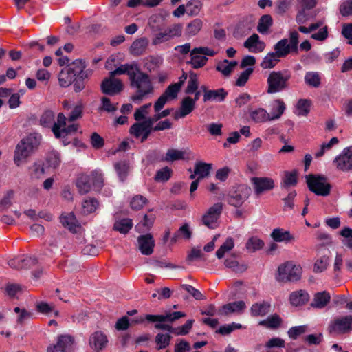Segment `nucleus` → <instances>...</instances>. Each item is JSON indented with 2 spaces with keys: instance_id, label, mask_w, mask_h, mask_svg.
Returning <instances> with one entry per match:
<instances>
[{
  "instance_id": "obj_1",
  "label": "nucleus",
  "mask_w": 352,
  "mask_h": 352,
  "mask_svg": "<svg viewBox=\"0 0 352 352\" xmlns=\"http://www.w3.org/2000/svg\"><path fill=\"white\" fill-rule=\"evenodd\" d=\"M148 25L154 32L152 38L153 45H158L175 37H179L182 35L183 30L181 23L173 24L162 30V28L165 25V17L161 14L151 16L148 19Z\"/></svg>"
},
{
  "instance_id": "obj_2",
  "label": "nucleus",
  "mask_w": 352,
  "mask_h": 352,
  "mask_svg": "<svg viewBox=\"0 0 352 352\" xmlns=\"http://www.w3.org/2000/svg\"><path fill=\"white\" fill-rule=\"evenodd\" d=\"M130 85L134 89V94L131 99L135 102H140L146 98L153 92V86L150 76L141 71H136L130 80Z\"/></svg>"
},
{
  "instance_id": "obj_3",
  "label": "nucleus",
  "mask_w": 352,
  "mask_h": 352,
  "mask_svg": "<svg viewBox=\"0 0 352 352\" xmlns=\"http://www.w3.org/2000/svg\"><path fill=\"white\" fill-rule=\"evenodd\" d=\"M41 140V135L37 134H30L22 139L16 145L14 151V164L19 166L21 164L25 162L28 157L37 149Z\"/></svg>"
},
{
  "instance_id": "obj_4",
  "label": "nucleus",
  "mask_w": 352,
  "mask_h": 352,
  "mask_svg": "<svg viewBox=\"0 0 352 352\" xmlns=\"http://www.w3.org/2000/svg\"><path fill=\"white\" fill-rule=\"evenodd\" d=\"M290 78L288 70L271 72L267 78V93L276 94L288 89Z\"/></svg>"
},
{
  "instance_id": "obj_5",
  "label": "nucleus",
  "mask_w": 352,
  "mask_h": 352,
  "mask_svg": "<svg viewBox=\"0 0 352 352\" xmlns=\"http://www.w3.org/2000/svg\"><path fill=\"white\" fill-rule=\"evenodd\" d=\"M298 32L296 30L291 31L289 39L283 38L274 45V50L276 56L280 58L287 56L289 54H298Z\"/></svg>"
},
{
  "instance_id": "obj_6",
  "label": "nucleus",
  "mask_w": 352,
  "mask_h": 352,
  "mask_svg": "<svg viewBox=\"0 0 352 352\" xmlns=\"http://www.w3.org/2000/svg\"><path fill=\"white\" fill-rule=\"evenodd\" d=\"M307 186L310 191L319 196L329 195L331 186L324 177L309 175L306 177Z\"/></svg>"
},
{
  "instance_id": "obj_7",
  "label": "nucleus",
  "mask_w": 352,
  "mask_h": 352,
  "mask_svg": "<svg viewBox=\"0 0 352 352\" xmlns=\"http://www.w3.org/2000/svg\"><path fill=\"white\" fill-rule=\"evenodd\" d=\"M78 124H70L67 126V117L63 113H59L57 116L56 124L53 127V134L57 139L65 138L67 135L78 131Z\"/></svg>"
},
{
  "instance_id": "obj_8",
  "label": "nucleus",
  "mask_w": 352,
  "mask_h": 352,
  "mask_svg": "<svg viewBox=\"0 0 352 352\" xmlns=\"http://www.w3.org/2000/svg\"><path fill=\"white\" fill-rule=\"evenodd\" d=\"M301 268L292 262H286L278 268L276 280L279 282L294 281L300 278Z\"/></svg>"
},
{
  "instance_id": "obj_9",
  "label": "nucleus",
  "mask_w": 352,
  "mask_h": 352,
  "mask_svg": "<svg viewBox=\"0 0 352 352\" xmlns=\"http://www.w3.org/2000/svg\"><path fill=\"white\" fill-rule=\"evenodd\" d=\"M329 331L332 335L347 333L352 331V316L335 318L329 326Z\"/></svg>"
},
{
  "instance_id": "obj_10",
  "label": "nucleus",
  "mask_w": 352,
  "mask_h": 352,
  "mask_svg": "<svg viewBox=\"0 0 352 352\" xmlns=\"http://www.w3.org/2000/svg\"><path fill=\"white\" fill-rule=\"evenodd\" d=\"M337 170L344 173H352V146L344 148L333 161Z\"/></svg>"
},
{
  "instance_id": "obj_11",
  "label": "nucleus",
  "mask_w": 352,
  "mask_h": 352,
  "mask_svg": "<svg viewBox=\"0 0 352 352\" xmlns=\"http://www.w3.org/2000/svg\"><path fill=\"white\" fill-rule=\"evenodd\" d=\"M223 211V204L216 203L210 206L203 215L201 222L210 229H214L217 226V221Z\"/></svg>"
},
{
  "instance_id": "obj_12",
  "label": "nucleus",
  "mask_w": 352,
  "mask_h": 352,
  "mask_svg": "<svg viewBox=\"0 0 352 352\" xmlns=\"http://www.w3.org/2000/svg\"><path fill=\"white\" fill-rule=\"evenodd\" d=\"M250 190V188L245 185L239 186L234 192L228 195V204L234 207H240L248 199Z\"/></svg>"
},
{
  "instance_id": "obj_13",
  "label": "nucleus",
  "mask_w": 352,
  "mask_h": 352,
  "mask_svg": "<svg viewBox=\"0 0 352 352\" xmlns=\"http://www.w3.org/2000/svg\"><path fill=\"white\" fill-rule=\"evenodd\" d=\"M76 67V60L62 69L58 74V82L62 87H67L75 80L76 73L80 70Z\"/></svg>"
},
{
  "instance_id": "obj_14",
  "label": "nucleus",
  "mask_w": 352,
  "mask_h": 352,
  "mask_svg": "<svg viewBox=\"0 0 352 352\" xmlns=\"http://www.w3.org/2000/svg\"><path fill=\"white\" fill-rule=\"evenodd\" d=\"M123 89V84L119 79L111 77L109 75V78H105L101 83V90L102 93L109 95L114 96L119 94Z\"/></svg>"
},
{
  "instance_id": "obj_15",
  "label": "nucleus",
  "mask_w": 352,
  "mask_h": 352,
  "mask_svg": "<svg viewBox=\"0 0 352 352\" xmlns=\"http://www.w3.org/2000/svg\"><path fill=\"white\" fill-rule=\"evenodd\" d=\"M251 182L254 192L258 196L274 188V182L270 177H254L251 179Z\"/></svg>"
},
{
  "instance_id": "obj_16",
  "label": "nucleus",
  "mask_w": 352,
  "mask_h": 352,
  "mask_svg": "<svg viewBox=\"0 0 352 352\" xmlns=\"http://www.w3.org/2000/svg\"><path fill=\"white\" fill-rule=\"evenodd\" d=\"M72 336L62 335L58 337L57 343L47 347V352H69L73 345Z\"/></svg>"
},
{
  "instance_id": "obj_17",
  "label": "nucleus",
  "mask_w": 352,
  "mask_h": 352,
  "mask_svg": "<svg viewBox=\"0 0 352 352\" xmlns=\"http://www.w3.org/2000/svg\"><path fill=\"white\" fill-rule=\"evenodd\" d=\"M91 348L96 352L104 349L108 343V339L102 331H97L91 334L89 340Z\"/></svg>"
},
{
  "instance_id": "obj_18",
  "label": "nucleus",
  "mask_w": 352,
  "mask_h": 352,
  "mask_svg": "<svg viewBox=\"0 0 352 352\" xmlns=\"http://www.w3.org/2000/svg\"><path fill=\"white\" fill-rule=\"evenodd\" d=\"M138 246L141 253L144 255H151L153 252L155 241L151 234L140 235L138 238Z\"/></svg>"
},
{
  "instance_id": "obj_19",
  "label": "nucleus",
  "mask_w": 352,
  "mask_h": 352,
  "mask_svg": "<svg viewBox=\"0 0 352 352\" xmlns=\"http://www.w3.org/2000/svg\"><path fill=\"white\" fill-rule=\"evenodd\" d=\"M62 225L73 233L78 232L81 227L73 212L63 213L60 217Z\"/></svg>"
},
{
  "instance_id": "obj_20",
  "label": "nucleus",
  "mask_w": 352,
  "mask_h": 352,
  "mask_svg": "<svg viewBox=\"0 0 352 352\" xmlns=\"http://www.w3.org/2000/svg\"><path fill=\"white\" fill-rule=\"evenodd\" d=\"M245 307V303L242 300L230 302L220 307L217 314L220 316H227L232 313H241Z\"/></svg>"
},
{
  "instance_id": "obj_21",
  "label": "nucleus",
  "mask_w": 352,
  "mask_h": 352,
  "mask_svg": "<svg viewBox=\"0 0 352 352\" xmlns=\"http://www.w3.org/2000/svg\"><path fill=\"white\" fill-rule=\"evenodd\" d=\"M244 47L252 53H259L264 50L265 43L259 39L257 34H253L245 41Z\"/></svg>"
},
{
  "instance_id": "obj_22",
  "label": "nucleus",
  "mask_w": 352,
  "mask_h": 352,
  "mask_svg": "<svg viewBox=\"0 0 352 352\" xmlns=\"http://www.w3.org/2000/svg\"><path fill=\"white\" fill-rule=\"evenodd\" d=\"M201 89L204 91V102L210 100H217L221 102L225 100L226 96L228 95V93L223 88L214 90H208L206 87L202 86Z\"/></svg>"
},
{
  "instance_id": "obj_23",
  "label": "nucleus",
  "mask_w": 352,
  "mask_h": 352,
  "mask_svg": "<svg viewBox=\"0 0 352 352\" xmlns=\"http://www.w3.org/2000/svg\"><path fill=\"white\" fill-rule=\"evenodd\" d=\"M139 65L136 63L121 65L116 69L111 72L109 75L111 77H115L116 75L127 74L129 77V80H131L136 71H139Z\"/></svg>"
},
{
  "instance_id": "obj_24",
  "label": "nucleus",
  "mask_w": 352,
  "mask_h": 352,
  "mask_svg": "<svg viewBox=\"0 0 352 352\" xmlns=\"http://www.w3.org/2000/svg\"><path fill=\"white\" fill-rule=\"evenodd\" d=\"M195 101L192 98L188 96L184 98L181 103L179 111L175 115V119L183 118L190 114L195 109Z\"/></svg>"
},
{
  "instance_id": "obj_25",
  "label": "nucleus",
  "mask_w": 352,
  "mask_h": 352,
  "mask_svg": "<svg viewBox=\"0 0 352 352\" xmlns=\"http://www.w3.org/2000/svg\"><path fill=\"white\" fill-rule=\"evenodd\" d=\"M148 45V40L145 37H142L135 40L129 49L130 53L135 56L143 54Z\"/></svg>"
},
{
  "instance_id": "obj_26",
  "label": "nucleus",
  "mask_w": 352,
  "mask_h": 352,
  "mask_svg": "<svg viewBox=\"0 0 352 352\" xmlns=\"http://www.w3.org/2000/svg\"><path fill=\"white\" fill-rule=\"evenodd\" d=\"M298 183V171L293 170L292 171H285L284 176L281 182V188L287 190L289 187L296 186Z\"/></svg>"
},
{
  "instance_id": "obj_27",
  "label": "nucleus",
  "mask_w": 352,
  "mask_h": 352,
  "mask_svg": "<svg viewBox=\"0 0 352 352\" xmlns=\"http://www.w3.org/2000/svg\"><path fill=\"white\" fill-rule=\"evenodd\" d=\"M270 236L276 242L288 243L294 240V236L289 231L279 228L274 229Z\"/></svg>"
},
{
  "instance_id": "obj_28",
  "label": "nucleus",
  "mask_w": 352,
  "mask_h": 352,
  "mask_svg": "<svg viewBox=\"0 0 352 352\" xmlns=\"http://www.w3.org/2000/svg\"><path fill=\"white\" fill-rule=\"evenodd\" d=\"M309 299V294L305 290H299L290 294V302L294 306H300L305 304Z\"/></svg>"
},
{
  "instance_id": "obj_29",
  "label": "nucleus",
  "mask_w": 352,
  "mask_h": 352,
  "mask_svg": "<svg viewBox=\"0 0 352 352\" xmlns=\"http://www.w3.org/2000/svg\"><path fill=\"white\" fill-rule=\"evenodd\" d=\"M331 296L327 292H318L314 295V298L311 305L313 307L322 309L324 308L330 301Z\"/></svg>"
},
{
  "instance_id": "obj_30",
  "label": "nucleus",
  "mask_w": 352,
  "mask_h": 352,
  "mask_svg": "<svg viewBox=\"0 0 352 352\" xmlns=\"http://www.w3.org/2000/svg\"><path fill=\"white\" fill-rule=\"evenodd\" d=\"M190 60L188 62L194 69H199L204 67L208 61V58L202 56L199 52H194V48L190 52Z\"/></svg>"
},
{
  "instance_id": "obj_31",
  "label": "nucleus",
  "mask_w": 352,
  "mask_h": 352,
  "mask_svg": "<svg viewBox=\"0 0 352 352\" xmlns=\"http://www.w3.org/2000/svg\"><path fill=\"white\" fill-rule=\"evenodd\" d=\"M286 106L283 100L276 99L274 101L272 108L270 111V118L272 120L279 119L284 113Z\"/></svg>"
},
{
  "instance_id": "obj_32",
  "label": "nucleus",
  "mask_w": 352,
  "mask_h": 352,
  "mask_svg": "<svg viewBox=\"0 0 352 352\" xmlns=\"http://www.w3.org/2000/svg\"><path fill=\"white\" fill-rule=\"evenodd\" d=\"M270 304L263 301L253 304L250 311L253 316H263L270 312Z\"/></svg>"
},
{
  "instance_id": "obj_33",
  "label": "nucleus",
  "mask_w": 352,
  "mask_h": 352,
  "mask_svg": "<svg viewBox=\"0 0 352 352\" xmlns=\"http://www.w3.org/2000/svg\"><path fill=\"white\" fill-rule=\"evenodd\" d=\"M54 118V113L52 110H46L40 118V124L43 127L50 128L53 132V127L54 124H56Z\"/></svg>"
},
{
  "instance_id": "obj_34",
  "label": "nucleus",
  "mask_w": 352,
  "mask_h": 352,
  "mask_svg": "<svg viewBox=\"0 0 352 352\" xmlns=\"http://www.w3.org/2000/svg\"><path fill=\"white\" fill-rule=\"evenodd\" d=\"M236 65V61H229L228 60L225 59L217 63L216 69L221 72L223 76H228L232 72L234 67Z\"/></svg>"
},
{
  "instance_id": "obj_35",
  "label": "nucleus",
  "mask_w": 352,
  "mask_h": 352,
  "mask_svg": "<svg viewBox=\"0 0 352 352\" xmlns=\"http://www.w3.org/2000/svg\"><path fill=\"white\" fill-rule=\"evenodd\" d=\"M76 187L78 192L82 195L89 192L91 190V179L89 176L87 175H80L77 179Z\"/></svg>"
},
{
  "instance_id": "obj_36",
  "label": "nucleus",
  "mask_w": 352,
  "mask_h": 352,
  "mask_svg": "<svg viewBox=\"0 0 352 352\" xmlns=\"http://www.w3.org/2000/svg\"><path fill=\"white\" fill-rule=\"evenodd\" d=\"M212 169V164L202 162H197L195 166V174L198 176L197 179H201L209 175Z\"/></svg>"
},
{
  "instance_id": "obj_37",
  "label": "nucleus",
  "mask_w": 352,
  "mask_h": 352,
  "mask_svg": "<svg viewBox=\"0 0 352 352\" xmlns=\"http://www.w3.org/2000/svg\"><path fill=\"white\" fill-rule=\"evenodd\" d=\"M79 68L80 71L76 73V78L78 80H82L86 82V81L89 79V78L92 74V70L90 69H85L86 65L85 62L82 61L81 60H76V67Z\"/></svg>"
},
{
  "instance_id": "obj_38",
  "label": "nucleus",
  "mask_w": 352,
  "mask_h": 352,
  "mask_svg": "<svg viewBox=\"0 0 352 352\" xmlns=\"http://www.w3.org/2000/svg\"><path fill=\"white\" fill-rule=\"evenodd\" d=\"M183 85V81H179L170 85L162 94L168 100H174L177 97V94Z\"/></svg>"
},
{
  "instance_id": "obj_39",
  "label": "nucleus",
  "mask_w": 352,
  "mask_h": 352,
  "mask_svg": "<svg viewBox=\"0 0 352 352\" xmlns=\"http://www.w3.org/2000/svg\"><path fill=\"white\" fill-rule=\"evenodd\" d=\"M251 118L256 122H264L272 120L270 113L263 108H258L252 111L250 113Z\"/></svg>"
},
{
  "instance_id": "obj_40",
  "label": "nucleus",
  "mask_w": 352,
  "mask_h": 352,
  "mask_svg": "<svg viewBox=\"0 0 352 352\" xmlns=\"http://www.w3.org/2000/svg\"><path fill=\"white\" fill-rule=\"evenodd\" d=\"M202 25L200 19H195L186 25L185 33L189 36H195L201 30Z\"/></svg>"
},
{
  "instance_id": "obj_41",
  "label": "nucleus",
  "mask_w": 352,
  "mask_h": 352,
  "mask_svg": "<svg viewBox=\"0 0 352 352\" xmlns=\"http://www.w3.org/2000/svg\"><path fill=\"white\" fill-rule=\"evenodd\" d=\"M133 227V222L131 219H123L117 221L113 226L115 230L120 232L122 234H126Z\"/></svg>"
},
{
  "instance_id": "obj_42",
  "label": "nucleus",
  "mask_w": 352,
  "mask_h": 352,
  "mask_svg": "<svg viewBox=\"0 0 352 352\" xmlns=\"http://www.w3.org/2000/svg\"><path fill=\"white\" fill-rule=\"evenodd\" d=\"M279 61L280 58L276 56L274 52H270L263 59L261 66L263 69H271L273 68Z\"/></svg>"
},
{
  "instance_id": "obj_43",
  "label": "nucleus",
  "mask_w": 352,
  "mask_h": 352,
  "mask_svg": "<svg viewBox=\"0 0 352 352\" xmlns=\"http://www.w3.org/2000/svg\"><path fill=\"white\" fill-rule=\"evenodd\" d=\"M162 62V58L151 56L144 59V67L149 72H152L158 68Z\"/></svg>"
},
{
  "instance_id": "obj_44",
  "label": "nucleus",
  "mask_w": 352,
  "mask_h": 352,
  "mask_svg": "<svg viewBox=\"0 0 352 352\" xmlns=\"http://www.w3.org/2000/svg\"><path fill=\"white\" fill-rule=\"evenodd\" d=\"M192 232L190 230L188 224L185 223L179 228L178 231L174 234L171 238V242L175 243L178 239L183 238L185 239H189L191 238Z\"/></svg>"
},
{
  "instance_id": "obj_45",
  "label": "nucleus",
  "mask_w": 352,
  "mask_h": 352,
  "mask_svg": "<svg viewBox=\"0 0 352 352\" xmlns=\"http://www.w3.org/2000/svg\"><path fill=\"white\" fill-rule=\"evenodd\" d=\"M264 242L255 236L250 238L246 244L245 248L249 252H254L263 248Z\"/></svg>"
},
{
  "instance_id": "obj_46",
  "label": "nucleus",
  "mask_w": 352,
  "mask_h": 352,
  "mask_svg": "<svg viewBox=\"0 0 352 352\" xmlns=\"http://www.w3.org/2000/svg\"><path fill=\"white\" fill-rule=\"evenodd\" d=\"M234 246V240L232 237L226 239V241L220 246L216 252V256L219 259L222 258L225 254L230 251Z\"/></svg>"
},
{
  "instance_id": "obj_47",
  "label": "nucleus",
  "mask_w": 352,
  "mask_h": 352,
  "mask_svg": "<svg viewBox=\"0 0 352 352\" xmlns=\"http://www.w3.org/2000/svg\"><path fill=\"white\" fill-rule=\"evenodd\" d=\"M272 25V18L269 14L263 15L261 17L258 26L257 30L261 33L265 34L267 32L268 29Z\"/></svg>"
},
{
  "instance_id": "obj_48",
  "label": "nucleus",
  "mask_w": 352,
  "mask_h": 352,
  "mask_svg": "<svg viewBox=\"0 0 352 352\" xmlns=\"http://www.w3.org/2000/svg\"><path fill=\"white\" fill-rule=\"evenodd\" d=\"M320 76L318 72H309L305 76V81L307 85L313 87H318L320 85Z\"/></svg>"
},
{
  "instance_id": "obj_49",
  "label": "nucleus",
  "mask_w": 352,
  "mask_h": 352,
  "mask_svg": "<svg viewBox=\"0 0 352 352\" xmlns=\"http://www.w3.org/2000/svg\"><path fill=\"white\" fill-rule=\"evenodd\" d=\"M311 102L307 99H300L296 104L298 116H306L310 111Z\"/></svg>"
},
{
  "instance_id": "obj_50",
  "label": "nucleus",
  "mask_w": 352,
  "mask_h": 352,
  "mask_svg": "<svg viewBox=\"0 0 352 352\" xmlns=\"http://www.w3.org/2000/svg\"><path fill=\"white\" fill-rule=\"evenodd\" d=\"M36 310L43 314L49 315L50 313L54 312L55 316H58V311L54 309L52 304H48L45 302H39L36 304Z\"/></svg>"
},
{
  "instance_id": "obj_51",
  "label": "nucleus",
  "mask_w": 352,
  "mask_h": 352,
  "mask_svg": "<svg viewBox=\"0 0 352 352\" xmlns=\"http://www.w3.org/2000/svg\"><path fill=\"white\" fill-rule=\"evenodd\" d=\"M202 7V3L198 0H191L186 4V13L190 16L197 15Z\"/></svg>"
},
{
  "instance_id": "obj_52",
  "label": "nucleus",
  "mask_w": 352,
  "mask_h": 352,
  "mask_svg": "<svg viewBox=\"0 0 352 352\" xmlns=\"http://www.w3.org/2000/svg\"><path fill=\"white\" fill-rule=\"evenodd\" d=\"M172 336L168 333H157L155 336V342L157 345V349H164L166 348L170 342Z\"/></svg>"
},
{
  "instance_id": "obj_53",
  "label": "nucleus",
  "mask_w": 352,
  "mask_h": 352,
  "mask_svg": "<svg viewBox=\"0 0 352 352\" xmlns=\"http://www.w3.org/2000/svg\"><path fill=\"white\" fill-rule=\"evenodd\" d=\"M339 140L338 138L333 137L330 140L329 142L323 143L321 145L320 150L315 153V157L316 158L322 157L327 151L331 150L332 146L337 144Z\"/></svg>"
},
{
  "instance_id": "obj_54",
  "label": "nucleus",
  "mask_w": 352,
  "mask_h": 352,
  "mask_svg": "<svg viewBox=\"0 0 352 352\" xmlns=\"http://www.w3.org/2000/svg\"><path fill=\"white\" fill-rule=\"evenodd\" d=\"M89 176L94 189L99 190L103 186V177L102 173L98 170H94L92 171Z\"/></svg>"
},
{
  "instance_id": "obj_55",
  "label": "nucleus",
  "mask_w": 352,
  "mask_h": 352,
  "mask_svg": "<svg viewBox=\"0 0 352 352\" xmlns=\"http://www.w3.org/2000/svg\"><path fill=\"white\" fill-rule=\"evenodd\" d=\"M184 159V152L177 149L170 148L167 151L164 160L173 162Z\"/></svg>"
},
{
  "instance_id": "obj_56",
  "label": "nucleus",
  "mask_w": 352,
  "mask_h": 352,
  "mask_svg": "<svg viewBox=\"0 0 352 352\" xmlns=\"http://www.w3.org/2000/svg\"><path fill=\"white\" fill-rule=\"evenodd\" d=\"M198 88L197 76L193 72L189 73V80L185 92L187 94H190L196 91Z\"/></svg>"
},
{
  "instance_id": "obj_57",
  "label": "nucleus",
  "mask_w": 352,
  "mask_h": 352,
  "mask_svg": "<svg viewBox=\"0 0 352 352\" xmlns=\"http://www.w3.org/2000/svg\"><path fill=\"white\" fill-rule=\"evenodd\" d=\"M146 126L142 123V122H138L134 123L129 129V133L134 136L135 138L138 139L142 138Z\"/></svg>"
},
{
  "instance_id": "obj_58",
  "label": "nucleus",
  "mask_w": 352,
  "mask_h": 352,
  "mask_svg": "<svg viewBox=\"0 0 352 352\" xmlns=\"http://www.w3.org/2000/svg\"><path fill=\"white\" fill-rule=\"evenodd\" d=\"M147 201H148L146 197L142 195H138L132 198L130 204L133 210H140L144 206Z\"/></svg>"
},
{
  "instance_id": "obj_59",
  "label": "nucleus",
  "mask_w": 352,
  "mask_h": 352,
  "mask_svg": "<svg viewBox=\"0 0 352 352\" xmlns=\"http://www.w3.org/2000/svg\"><path fill=\"white\" fill-rule=\"evenodd\" d=\"M328 264L329 256L324 254L315 262L314 270L316 272H322L327 269Z\"/></svg>"
},
{
  "instance_id": "obj_60",
  "label": "nucleus",
  "mask_w": 352,
  "mask_h": 352,
  "mask_svg": "<svg viewBox=\"0 0 352 352\" xmlns=\"http://www.w3.org/2000/svg\"><path fill=\"white\" fill-rule=\"evenodd\" d=\"M151 107V103H147L136 109L134 113V119L139 122L146 118L149 113L148 109Z\"/></svg>"
},
{
  "instance_id": "obj_61",
  "label": "nucleus",
  "mask_w": 352,
  "mask_h": 352,
  "mask_svg": "<svg viewBox=\"0 0 352 352\" xmlns=\"http://www.w3.org/2000/svg\"><path fill=\"white\" fill-rule=\"evenodd\" d=\"M46 162L49 166L56 168L60 164V154L54 151L48 153Z\"/></svg>"
},
{
  "instance_id": "obj_62",
  "label": "nucleus",
  "mask_w": 352,
  "mask_h": 352,
  "mask_svg": "<svg viewBox=\"0 0 352 352\" xmlns=\"http://www.w3.org/2000/svg\"><path fill=\"white\" fill-rule=\"evenodd\" d=\"M115 169L121 181H124L129 171V166L126 162H120L115 164Z\"/></svg>"
},
{
  "instance_id": "obj_63",
  "label": "nucleus",
  "mask_w": 352,
  "mask_h": 352,
  "mask_svg": "<svg viewBox=\"0 0 352 352\" xmlns=\"http://www.w3.org/2000/svg\"><path fill=\"white\" fill-rule=\"evenodd\" d=\"M171 173V169L166 166L156 173L155 179L157 182H166L170 179Z\"/></svg>"
},
{
  "instance_id": "obj_64",
  "label": "nucleus",
  "mask_w": 352,
  "mask_h": 352,
  "mask_svg": "<svg viewBox=\"0 0 352 352\" xmlns=\"http://www.w3.org/2000/svg\"><path fill=\"white\" fill-rule=\"evenodd\" d=\"M340 234L344 237L342 243L349 248H352V229L344 228L340 232Z\"/></svg>"
}]
</instances>
